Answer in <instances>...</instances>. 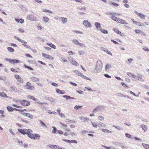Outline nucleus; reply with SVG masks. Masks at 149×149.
I'll return each instance as SVG.
<instances>
[{"instance_id": "obj_31", "label": "nucleus", "mask_w": 149, "mask_h": 149, "mask_svg": "<svg viewBox=\"0 0 149 149\" xmlns=\"http://www.w3.org/2000/svg\"><path fill=\"white\" fill-rule=\"evenodd\" d=\"M47 45L50 47H52L54 49H55L56 48L55 46L52 43H47Z\"/></svg>"}, {"instance_id": "obj_12", "label": "nucleus", "mask_w": 149, "mask_h": 149, "mask_svg": "<svg viewBox=\"0 0 149 149\" xmlns=\"http://www.w3.org/2000/svg\"><path fill=\"white\" fill-rule=\"evenodd\" d=\"M11 63H19V61L16 59H6Z\"/></svg>"}, {"instance_id": "obj_22", "label": "nucleus", "mask_w": 149, "mask_h": 149, "mask_svg": "<svg viewBox=\"0 0 149 149\" xmlns=\"http://www.w3.org/2000/svg\"><path fill=\"white\" fill-rule=\"evenodd\" d=\"M74 72L77 74V75L81 77L83 74L81 73L80 72L77 70H74Z\"/></svg>"}, {"instance_id": "obj_41", "label": "nucleus", "mask_w": 149, "mask_h": 149, "mask_svg": "<svg viewBox=\"0 0 149 149\" xmlns=\"http://www.w3.org/2000/svg\"><path fill=\"white\" fill-rule=\"evenodd\" d=\"M79 54V55H81L82 54H84L85 52L83 50H79L78 51Z\"/></svg>"}, {"instance_id": "obj_40", "label": "nucleus", "mask_w": 149, "mask_h": 149, "mask_svg": "<svg viewBox=\"0 0 149 149\" xmlns=\"http://www.w3.org/2000/svg\"><path fill=\"white\" fill-rule=\"evenodd\" d=\"M116 13H112V12H108L107 14L109 15H111L112 16H115L116 15Z\"/></svg>"}, {"instance_id": "obj_46", "label": "nucleus", "mask_w": 149, "mask_h": 149, "mask_svg": "<svg viewBox=\"0 0 149 149\" xmlns=\"http://www.w3.org/2000/svg\"><path fill=\"white\" fill-rule=\"evenodd\" d=\"M42 11L43 12H48V13H53L52 11H51V10H47V9H44Z\"/></svg>"}, {"instance_id": "obj_10", "label": "nucleus", "mask_w": 149, "mask_h": 149, "mask_svg": "<svg viewBox=\"0 0 149 149\" xmlns=\"http://www.w3.org/2000/svg\"><path fill=\"white\" fill-rule=\"evenodd\" d=\"M101 25V24L99 22H96L95 23V26L97 30L100 31L102 29Z\"/></svg>"}, {"instance_id": "obj_5", "label": "nucleus", "mask_w": 149, "mask_h": 149, "mask_svg": "<svg viewBox=\"0 0 149 149\" xmlns=\"http://www.w3.org/2000/svg\"><path fill=\"white\" fill-rule=\"evenodd\" d=\"M27 19L32 21L36 22L37 21V18L36 16L32 15H30L27 16Z\"/></svg>"}, {"instance_id": "obj_42", "label": "nucleus", "mask_w": 149, "mask_h": 149, "mask_svg": "<svg viewBox=\"0 0 149 149\" xmlns=\"http://www.w3.org/2000/svg\"><path fill=\"white\" fill-rule=\"evenodd\" d=\"M24 66L25 68H27L29 70H33V68H31L30 67H29V66L26 65L25 64H24Z\"/></svg>"}, {"instance_id": "obj_34", "label": "nucleus", "mask_w": 149, "mask_h": 149, "mask_svg": "<svg viewBox=\"0 0 149 149\" xmlns=\"http://www.w3.org/2000/svg\"><path fill=\"white\" fill-rule=\"evenodd\" d=\"M102 131L104 132L111 133V132L106 129H103L102 130Z\"/></svg>"}, {"instance_id": "obj_25", "label": "nucleus", "mask_w": 149, "mask_h": 149, "mask_svg": "<svg viewBox=\"0 0 149 149\" xmlns=\"http://www.w3.org/2000/svg\"><path fill=\"white\" fill-rule=\"evenodd\" d=\"M136 79H137L139 81L143 82L144 81V79L142 78V76H139L136 75Z\"/></svg>"}, {"instance_id": "obj_56", "label": "nucleus", "mask_w": 149, "mask_h": 149, "mask_svg": "<svg viewBox=\"0 0 149 149\" xmlns=\"http://www.w3.org/2000/svg\"><path fill=\"white\" fill-rule=\"evenodd\" d=\"M98 118L100 121H102L104 120V118L102 116H98Z\"/></svg>"}, {"instance_id": "obj_32", "label": "nucleus", "mask_w": 149, "mask_h": 149, "mask_svg": "<svg viewBox=\"0 0 149 149\" xmlns=\"http://www.w3.org/2000/svg\"><path fill=\"white\" fill-rule=\"evenodd\" d=\"M79 119L80 120H83L85 122L86 121H87L89 120V119L86 117H85L84 116H81L79 117Z\"/></svg>"}, {"instance_id": "obj_1", "label": "nucleus", "mask_w": 149, "mask_h": 149, "mask_svg": "<svg viewBox=\"0 0 149 149\" xmlns=\"http://www.w3.org/2000/svg\"><path fill=\"white\" fill-rule=\"evenodd\" d=\"M103 64L102 62L100 60H98L96 63V66L94 70L95 73H97L100 72L102 69Z\"/></svg>"}, {"instance_id": "obj_29", "label": "nucleus", "mask_w": 149, "mask_h": 149, "mask_svg": "<svg viewBox=\"0 0 149 149\" xmlns=\"http://www.w3.org/2000/svg\"><path fill=\"white\" fill-rule=\"evenodd\" d=\"M7 109L8 111L9 112H12L14 110V108L9 106H8L7 107Z\"/></svg>"}, {"instance_id": "obj_24", "label": "nucleus", "mask_w": 149, "mask_h": 149, "mask_svg": "<svg viewBox=\"0 0 149 149\" xmlns=\"http://www.w3.org/2000/svg\"><path fill=\"white\" fill-rule=\"evenodd\" d=\"M0 96L3 97L8 98V96L6 94L3 92H0Z\"/></svg>"}, {"instance_id": "obj_39", "label": "nucleus", "mask_w": 149, "mask_h": 149, "mask_svg": "<svg viewBox=\"0 0 149 149\" xmlns=\"http://www.w3.org/2000/svg\"><path fill=\"white\" fill-rule=\"evenodd\" d=\"M132 20L133 22V23H134V24H136L137 25H139L140 26H141V24H140L139 25V23L136 21H134L133 19H132Z\"/></svg>"}, {"instance_id": "obj_13", "label": "nucleus", "mask_w": 149, "mask_h": 149, "mask_svg": "<svg viewBox=\"0 0 149 149\" xmlns=\"http://www.w3.org/2000/svg\"><path fill=\"white\" fill-rule=\"evenodd\" d=\"M70 62L71 64L77 66L79 65L77 61L73 59V58L70 60Z\"/></svg>"}, {"instance_id": "obj_54", "label": "nucleus", "mask_w": 149, "mask_h": 149, "mask_svg": "<svg viewBox=\"0 0 149 149\" xmlns=\"http://www.w3.org/2000/svg\"><path fill=\"white\" fill-rule=\"evenodd\" d=\"M61 59H62V62H68V61L67 60L65 59L63 57H61Z\"/></svg>"}, {"instance_id": "obj_8", "label": "nucleus", "mask_w": 149, "mask_h": 149, "mask_svg": "<svg viewBox=\"0 0 149 149\" xmlns=\"http://www.w3.org/2000/svg\"><path fill=\"white\" fill-rule=\"evenodd\" d=\"M19 102L23 106H27L30 104V102L26 100H21Z\"/></svg>"}, {"instance_id": "obj_6", "label": "nucleus", "mask_w": 149, "mask_h": 149, "mask_svg": "<svg viewBox=\"0 0 149 149\" xmlns=\"http://www.w3.org/2000/svg\"><path fill=\"white\" fill-rule=\"evenodd\" d=\"M104 107L102 106H98L97 107L94 108L93 111V112L96 113V112L100 111L104 109Z\"/></svg>"}, {"instance_id": "obj_2", "label": "nucleus", "mask_w": 149, "mask_h": 149, "mask_svg": "<svg viewBox=\"0 0 149 149\" xmlns=\"http://www.w3.org/2000/svg\"><path fill=\"white\" fill-rule=\"evenodd\" d=\"M10 90L12 92H14L18 93H21L22 91L21 89L19 88H17L13 86H10Z\"/></svg>"}, {"instance_id": "obj_63", "label": "nucleus", "mask_w": 149, "mask_h": 149, "mask_svg": "<svg viewBox=\"0 0 149 149\" xmlns=\"http://www.w3.org/2000/svg\"><path fill=\"white\" fill-rule=\"evenodd\" d=\"M121 84L124 87H128V86L127 85H126V84H125L123 82H121Z\"/></svg>"}, {"instance_id": "obj_9", "label": "nucleus", "mask_w": 149, "mask_h": 149, "mask_svg": "<svg viewBox=\"0 0 149 149\" xmlns=\"http://www.w3.org/2000/svg\"><path fill=\"white\" fill-rule=\"evenodd\" d=\"M30 131L31 132H29V133H27V136L29 137L32 139H35V138L34 136V135L31 133L33 131L31 130Z\"/></svg>"}, {"instance_id": "obj_61", "label": "nucleus", "mask_w": 149, "mask_h": 149, "mask_svg": "<svg viewBox=\"0 0 149 149\" xmlns=\"http://www.w3.org/2000/svg\"><path fill=\"white\" fill-rule=\"evenodd\" d=\"M125 135L126 137L128 138H130L131 137V135L127 133H126L125 134Z\"/></svg>"}, {"instance_id": "obj_26", "label": "nucleus", "mask_w": 149, "mask_h": 149, "mask_svg": "<svg viewBox=\"0 0 149 149\" xmlns=\"http://www.w3.org/2000/svg\"><path fill=\"white\" fill-rule=\"evenodd\" d=\"M38 121L40 122L41 127H44L47 128V126L42 121L40 120H39Z\"/></svg>"}, {"instance_id": "obj_62", "label": "nucleus", "mask_w": 149, "mask_h": 149, "mask_svg": "<svg viewBox=\"0 0 149 149\" xmlns=\"http://www.w3.org/2000/svg\"><path fill=\"white\" fill-rule=\"evenodd\" d=\"M9 131L13 135L15 136V134L12 131L11 129H9Z\"/></svg>"}, {"instance_id": "obj_33", "label": "nucleus", "mask_w": 149, "mask_h": 149, "mask_svg": "<svg viewBox=\"0 0 149 149\" xmlns=\"http://www.w3.org/2000/svg\"><path fill=\"white\" fill-rule=\"evenodd\" d=\"M49 20V18L46 17H43V21L44 22H47Z\"/></svg>"}, {"instance_id": "obj_50", "label": "nucleus", "mask_w": 149, "mask_h": 149, "mask_svg": "<svg viewBox=\"0 0 149 149\" xmlns=\"http://www.w3.org/2000/svg\"><path fill=\"white\" fill-rule=\"evenodd\" d=\"M8 50L10 52H13L14 51V49L11 47H8L7 48Z\"/></svg>"}, {"instance_id": "obj_64", "label": "nucleus", "mask_w": 149, "mask_h": 149, "mask_svg": "<svg viewBox=\"0 0 149 149\" xmlns=\"http://www.w3.org/2000/svg\"><path fill=\"white\" fill-rule=\"evenodd\" d=\"M51 85L52 86H55V87H58V84L54 82H53V83H52L51 84Z\"/></svg>"}, {"instance_id": "obj_55", "label": "nucleus", "mask_w": 149, "mask_h": 149, "mask_svg": "<svg viewBox=\"0 0 149 149\" xmlns=\"http://www.w3.org/2000/svg\"><path fill=\"white\" fill-rule=\"evenodd\" d=\"M122 20L123 19L117 18V19H116V22L118 23L121 24Z\"/></svg>"}, {"instance_id": "obj_15", "label": "nucleus", "mask_w": 149, "mask_h": 149, "mask_svg": "<svg viewBox=\"0 0 149 149\" xmlns=\"http://www.w3.org/2000/svg\"><path fill=\"white\" fill-rule=\"evenodd\" d=\"M42 56L47 59L52 60L53 58L52 56L47 54L45 53H42Z\"/></svg>"}, {"instance_id": "obj_23", "label": "nucleus", "mask_w": 149, "mask_h": 149, "mask_svg": "<svg viewBox=\"0 0 149 149\" xmlns=\"http://www.w3.org/2000/svg\"><path fill=\"white\" fill-rule=\"evenodd\" d=\"M127 74L131 77H133L134 79L136 78V75H134L133 73L131 72H127Z\"/></svg>"}, {"instance_id": "obj_30", "label": "nucleus", "mask_w": 149, "mask_h": 149, "mask_svg": "<svg viewBox=\"0 0 149 149\" xmlns=\"http://www.w3.org/2000/svg\"><path fill=\"white\" fill-rule=\"evenodd\" d=\"M111 67V65L109 64H107L105 67V70L107 71H109L110 70V68Z\"/></svg>"}, {"instance_id": "obj_3", "label": "nucleus", "mask_w": 149, "mask_h": 149, "mask_svg": "<svg viewBox=\"0 0 149 149\" xmlns=\"http://www.w3.org/2000/svg\"><path fill=\"white\" fill-rule=\"evenodd\" d=\"M25 88L28 90H33L34 89V86L31 85V83L29 82H27L26 85L24 86Z\"/></svg>"}, {"instance_id": "obj_48", "label": "nucleus", "mask_w": 149, "mask_h": 149, "mask_svg": "<svg viewBox=\"0 0 149 149\" xmlns=\"http://www.w3.org/2000/svg\"><path fill=\"white\" fill-rule=\"evenodd\" d=\"M110 18L112 20L116 22V19H117L118 18L115 17V16H112L110 17Z\"/></svg>"}, {"instance_id": "obj_60", "label": "nucleus", "mask_w": 149, "mask_h": 149, "mask_svg": "<svg viewBox=\"0 0 149 149\" xmlns=\"http://www.w3.org/2000/svg\"><path fill=\"white\" fill-rule=\"evenodd\" d=\"M78 45L79 46H80L81 47H86V46L84 44H83V43H81L80 42H79V43H78Z\"/></svg>"}, {"instance_id": "obj_58", "label": "nucleus", "mask_w": 149, "mask_h": 149, "mask_svg": "<svg viewBox=\"0 0 149 149\" xmlns=\"http://www.w3.org/2000/svg\"><path fill=\"white\" fill-rule=\"evenodd\" d=\"M76 2L79 3L81 4L83 3V1L82 0H74Z\"/></svg>"}, {"instance_id": "obj_53", "label": "nucleus", "mask_w": 149, "mask_h": 149, "mask_svg": "<svg viewBox=\"0 0 149 149\" xmlns=\"http://www.w3.org/2000/svg\"><path fill=\"white\" fill-rule=\"evenodd\" d=\"M82 107L81 106L76 105L74 107V108L76 110H77L80 108H81Z\"/></svg>"}, {"instance_id": "obj_59", "label": "nucleus", "mask_w": 149, "mask_h": 149, "mask_svg": "<svg viewBox=\"0 0 149 149\" xmlns=\"http://www.w3.org/2000/svg\"><path fill=\"white\" fill-rule=\"evenodd\" d=\"M18 31L20 33H23L25 32L22 29H18Z\"/></svg>"}, {"instance_id": "obj_4", "label": "nucleus", "mask_w": 149, "mask_h": 149, "mask_svg": "<svg viewBox=\"0 0 149 149\" xmlns=\"http://www.w3.org/2000/svg\"><path fill=\"white\" fill-rule=\"evenodd\" d=\"M18 130L19 132L23 135L27 134V133L31 132V129H19Z\"/></svg>"}, {"instance_id": "obj_28", "label": "nucleus", "mask_w": 149, "mask_h": 149, "mask_svg": "<svg viewBox=\"0 0 149 149\" xmlns=\"http://www.w3.org/2000/svg\"><path fill=\"white\" fill-rule=\"evenodd\" d=\"M64 97H65L67 100H68L70 99H72L73 100H76V99L73 97H72L69 96L67 95H63V96Z\"/></svg>"}, {"instance_id": "obj_43", "label": "nucleus", "mask_w": 149, "mask_h": 149, "mask_svg": "<svg viewBox=\"0 0 149 149\" xmlns=\"http://www.w3.org/2000/svg\"><path fill=\"white\" fill-rule=\"evenodd\" d=\"M81 77L88 80H89L90 81L91 80V78L86 77L83 74H82Z\"/></svg>"}, {"instance_id": "obj_44", "label": "nucleus", "mask_w": 149, "mask_h": 149, "mask_svg": "<svg viewBox=\"0 0 149 149\" xmlns=\"http://www.w3.org/2000/svg\"><path fill=\"white\" fill-rule=\"evenodd\" d=\"M52 128H53V130L52 131V132L53 133H56L57 130L56 128L54 126L52 127Z\"/></svg>"}, {"instance_id": "obj_21", "label": "nucleus", "mask_w": 149, "mask_h": 149, "mask_svg": "<svg viewBox=\"0 0 149 149\" xmlns=\"http://www.w3.org/2000/svg\"><path fill=\"white\" fill-rule=\"evenodd\" d=\"M56 93L60 94H63L65 93V92L64 91L60 90L58 89H56Z\"/></svg>"}, {"instance_id": "obj_11", "label": "nucleus", "mask_w": 149, "mask_h": 149, "mask_svg": "<svg viewBox=\"0 0 149 149\" xmlns=\"http://www.w3.org/2000/svg\"><path fill=\"white\" fill-rule=\"evenodd\" d=\"M15 77L17 81L20 83H23V80L18 75H15Z\"/></svg>"}, {"instance_id": "obj_27", "label": "nucleus", "mask_w": 149, "mask_h": 149, "mask_svg": "<svg viewBox=\"0 0 149 149\" xmlns=\"http://www.w3.org/2000/svg\"><path fill=\"white\" fill-rule=\"evenodd\" d=\"M60 19H61L62 22L64 24H65L67 21V19L66 18L61 17Z\"/></svg>"}, {"instance_id": "obj_57", "label": "nucleus", "mask_w": 149, "mask_h": 149, "mask_svg": "<svg viewBox=\"0 0 149 149\" xmlns=\"http://www.w3.org/2000/svg\"><path fill=\"white\" fill-rule=\"evenodd\" d=\"M121 24H128V23L125 20L123 19L122 21L121 22Z\"/></svg>"}, {"instance_id": "obj_52", "label": "nucleus", "mask_w": 149, "mask_h": 149, "mask_svg": "<svg viewBox=\"0 0 149 149\" xmlns=\"http://www.w3.org/2000/svg\"><path fill=\"white\" fill-rule=\"evenodd\" d=\"M34 135L35 138H37L38 139H40V136L38 134H35Z\"/></svg>"}, {"instance_id": "obj_20", "label": "nucleus", "mask_w": 149, "mask_h": 149, "mask_svg": "<svg viewBox=\"0 0 149 149\" xmlns=\"http://www.w3.org/2000/svg\"><path fill=\"white\" fill-rule=\"evenodd\" d=\"M135 13L139 16L142 19H144L145 16L144 15L142 14L141 13H139L138 12H136Z\"/></svg>"}, {"instance_id": "obj_17", "label": "nucleus", "mask_w": 149, "mask_h": 149, "mask_svg": "<svg viewBox=\"0 0 149 149\" xmlns=\"http://www.w3.org/2000/svg\"><path fill=\"white\" fill-rule=\"evenodd\" d=\"M63 140L64 141H65L68 143H74L76 144H77V141L75 140H66V139H63Z\"/></svg>"}, {"instance_id": "obj_45", "label": "nucleus", "mask_w": 149, "mask_h": 149, "mask_svg": "<svg viewBox=\"0 0 149 149\" xmlns=\"http://www.w3.org/2000/svg\"><path fill=\"white\" fill-rule=\"evenodd\" d=\"M106 124H104L102 123H101L98 124V126L99 127H105Z\"/></svg>"}, {"instance_id": "obj_35", "label": "nucleus", "mask_w": 149, "mask_h": 149, "mask_svg": "<svg viewBox=\"0 0 149 149\" xmlns=\"http://www.w3.org/2000/svg\"><path fill=\"white\" fill-rule=\"evenodd\" d=\"M100 31L104 34H107L108 33V32L107 30L103 29H102L100 30Z\"/></svg>"}, {"instance_id": "obj_51", "label": "nucleus", "mask_w": 149, "mask_h": 149, "mask_svg": "<svg viewBox=\"0 0 149 149\" xmlns=\"http://www.w3.org/2000/svg\"><path fill=\"white\" fill-rule=\"evenodd\" d=\"M102 147L107 149H113V148L111 146L107 147L105 146L102 145Z\"/></svg>"}, {"instance_id": "obj_7", "label": "nucleus", "mask_w": 149, "mask_h": 149, "mask_svg": "<svg viewBox=\"0 0 149 149\" xmlns=\"http://www.w3.org/2000/svg\"><path fill=\"white\" fill-rule=\"evenodd\" d=\"M83 24L86 28L91 27V24L88 20H84Z\"/></svg>"}, {"instance_id": "obj_36", "label": "nucleus", "mask_w": 149, "mask_h": 149, "mask_svg": "<svg viewBox=\"0 0 149 149\" xmlns=\"http://www.w3.org/2000/svg\"><path fill=\"white\" fill-rule=\"evenodd\" d=\"M91 124L92 126L95 128H97V124L94 121H91Z\"/></svg>"}, {"instance_id": "obj_19", "label": "nucleus", "mask_w": 149, "mask_h": 149, "mask_svg": "<svg viewBox=\"0 0 149 149\" xmlns=\"http://www.w3.org/2000/svg\"><path fill=\"white\" fill-rule=\"evenodd\" d=\"M141 127L142 128V130L144 131V132H146L148 129L147 126L144 124L142 125L141 126Z\"/></svg>"}, {"instance_id": "obj_38", "label": "nucleus", "mask_w": 149, "mask_h": 149, "mask_svg": "<svg viewBox=\"0 0 149 149\" xmlns=\"http://www.w3.org/2000/svg\"><path fill=\"white\" fill-rule=\"evenodd\" d=\"M116 95L118 96L121 97H126V95H125L123 94L120 93H117Z\"/></svg>"}, {"instance_id": "obj_37", "label": "nucleus", "mask_w": 149, "mask_h": 149, "mask_svg": "<svg viewBox=\"0 0 149 149\" xmlns=\"http://www.w3.org/2000/svg\"><path fill=\"white\" fill-rule=\"evenodd\" d=\"M142 145L143 146V147L146 148V149H147L148 148H149V144H147L145 143H142Z\"/></svg>"}, {"instance_id": "obj_49", "label": "nucleus", "mask_w": 149, "mask_h": 149, "mask_svg": "<svg viewBox=\"0 0 149 149\" xmlns=\"http://www.w3.org/2000/svg\"><path fill=\"white\" fill-rule=\"evenodd\" d=\"M72 41L73 42V43L77 45H78V43H79V42H78V41L76 39L73 40Z\"/></svg>"}, {"instance_id": "obj_16", "label": "nucleus", "mask_w": 149, "mask_h": 149, "mask_svg": "<svg viewBox=\"0 0 149 149\" xmlns=\"http://www.w3.org/2000/svg\"><path fill=\"white\" fill-rule=\"evenodd\" d=\"M14 38L17 40H18L19 42H21L23 44H25L27 43V42L25 41V40H24L21 39L19 38L18 37H17L16 36H14Z\"/></svg>"}, {"instance_id": "obj_18", "label": "nucleus", "mask_w": 149, "mask_h": 149, "mask_svg": "<svg viewBox=\"0 0 149 149\" xmlns=\"http://www.w3.org/2000/svg\"><path fill=\"white\" fill-rule=\"evenodd\" d=\"M31 79L33 82H36L39 81V79L37 77L32 76L31 77Z\"/></svg>"}, {"instance_id": "obj_47", "label": "nucleus", "mask_w": 149, "mask_h": 149, "mask_svg": "<svg viewBox=\"0 0 149 149\" xmlns=\"http://www.w3.org/2000/svg\"><path fill=\"white\" fill-rule=\"evenodd\" d=\"M54 148L56 149H64V148H61V147L58 146H54Z\"/></svg>"}, {"instance_id": "obj_14", "label": "nucleus", "mask_w": 149, "mask_h": 149, "mask_svg": "<svg viewBox=\"0 0 149 149\" xmlns=\"http://www.w3.org/2000/svg\"><path fill=\"white\" fill-rule=\"evenodd\" d=\"M113 30L117 34H119L121 36L123 37L125 36L124 35L123 33H122L120 31H119L117 29L115 28L113 29Z\"/></svg>"}]
</instances>
